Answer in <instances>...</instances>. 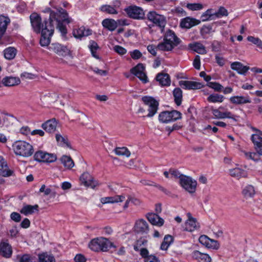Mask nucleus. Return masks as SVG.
Segmentation results:
<instances>
[{"label":"nucleus","mask_w":262,"mask_h":262,"mask_svg":"<svg viewBox=\"0 0 262 262\" xmlns=\"http://www.w3.org/2000/svg\"><path fill=\"white\" fill-rule=\"evenodd\" d=\"M181 42V40L171 30H167L163 35V41L157 45L159 50L171 51Z\"/></svg>","instance_id":"1"},{"label":"nucleus","mask_w":262,"mask_h":262,"mask_svg":"<svg viewBox=\"0 0 262 262\" xmlns=\"http://www.w3.org/2000/svg\"><path fill=\"white\" fill-rule=\"evenodd\" d=\"M14 153L23 157H29L34 152L33 147L30 143L24 141H17L13 145Z\"/></svg>","instance_id":"2"},{"label":"nucleus","mask_w":262,"mask_h":262,"mask_svg":"<svg viewBox=\"0 0 262 262\" xmlns=\"http://www.w3.org/2000/svg\"><path fill=\"white\" fill-rule=\"evenodd\" d=\"M146 16L148 20L152 23V27H157L160 29L162 32H163L167 24L166 18L164 15L152 11H149Z\"/></svg>","instance_id":"3"},{"label":"nucleus","mask_w":262,"mask_h":262,"mask_svg":"<svg viewBox=\"0 0 262 262\" xmlns=\"http://www.w3.org/2000/svg\"><path fill=\"white\" fill-rule=\"evenodd\" d=\"M47 11L50 12L49 23L51 22V24H52L53 20L57 21V18H59L60 19V22L62 23L64 22L67 24H69L72 21V19L69 17L67 12L62 8L58 9L57 12L51 11L49 8L48 9Z\"/></svg>","instance_id":"4"},{"label":"nucleus","mask_w":262,"mask_h":262,"mask_svg":"<svg viewBox=\"0 0 262 262\" xmlns=\"http://www.w3.org/2000/svg\"><path fill=\"white\" fill-rule=\"evenodd\" d=\"M54 26L51 22L45 24V28L41 32L40 45L42 47H47L49 45L51 40L50 37L54 32Z\"/></svg>","instance_id":"5"},{"label":"nucleus","mask_w":262,"mask_h":262,"mask_svg":"<svg viewBox=\"0 0 262 262\" xmlns=\"http://www.w3.org/2000/svg\"><path fill=\"white\" fill-rule=\"evenodd\" d=\"M181 113L178 111H164L159 114V120L162 123H167L181 119Z\"/></svg>","instance_id":"6"},{"label":"nucleus","mask_w":262,"mask_h":262,"mask_svg":"<svg viewBox=\"0 0 262 262\" xmlns=\"http://www.w3.org/2000/svg\"><path fill=\"white\" fill-rule=\"evenodd\" d=\"M180 184L189 193H194L196 191L197 182L190 177L181 176Z\"/></svg>","instance_id":"7"},{"label":"nucleus","mask_w":262,"mask_h":262,"mask_svg":"<svg viewBox=\"0 0 262 262\" xmlns=\"http://www.w3.org/2000/svg\"><path fill=\"white\" fill-rule=\"evenodd\" d=\"M32 27L34 31L37 33L42 32V30L45 28V24H49V21L41 20L40 16L37 13H32L30 16Z\"/></svg>","instance_id":"8"},{"label":"nucleus","mask_w":262,"mask_h":262,"mask_svg":"<svg viewBox=\"0 0 262 262\" xmlns=\"http://www.w3.org/2000/svg\"><path fill=\"white\" fill-rule=\"evenodd\" d=\"M144 104L148 107V117H152L157 112L159 103L154 98L149 96H144L142 98Z\"/></svg>","instance_id":"9"},{"label":"nucleus","mask_w":262,"mask_h":262,"mask_svg":"<svg viewBox=\"0 0 262 262\" xmlns=\"http://www.w3.org/2000/svg\"><path fill=\"white\" fill-rule=\"evenodd\" d=\"M34 158L35 161L38 162L52 163L56 160L57 157L54 154L39 150L35 153Z\"/></svg>","instance_id":"10"},{"label":"nucleus","mask_w":262,"mask_h":262,"mask_svg":"<svg viewBox=\"0 0 262 262\" xmlns=\"http://www.w3.org/2000/svg\"><path fill=\"white\" fill-rule=\"evenodd\" d=\"M48 49L59 56L66 57L71 55V51L67 46L57 42L51 44Z\"/></svg>","instance_id":"11"},{"label":"nucleus","mask_w":262,"mask_h":262,"mask_svg":"<svg viewBox=\"0 0 262 262\" xmlns=\"http://www.w3.org/2000/svg\"><path fill=\"white\" fill-rule=\"evenodd\" d=\"M130 72L143 83H146L148 82L147 77L145 73V67L142 63H138L130 70Z\"/></svg>","instance_id":"12"},{"label":"nucleus","mask_w":262,"mask_h":262,"mask_svg":"<svg viewBox=\"0 0 262 262\" xmlns=\"http://www.w3.org/2000/svg\"><path fill=\"white\" fill-rule=\"evenodd\" d=\"M188 220L185 222L183 228L184 231L192 232L200 228L199 223L197 222L196 219L191 216L190 213H187Z\"/></svg>","instance_id":"13"},{"label":"nucleus","mask_w":262,"mask_h":262,"mask_svg":"<svg viewBox=\"0 0 262 262\" xmlns=\"http://www.w3.org/2000/svg\"><path fill=\"white\" fill-rule=\"evenodd\" d=\"M125 11L129 17L134 19H141L144 16L143 10L137 6H130L125 9Z\"/></svg>","instance_id":"14"},{"label":"nucleus","mask_w":262,"mask_h":262,"mask_svg":"<svg viewBox=\"0 0 262 262\" xmlns=\"http://www.w3.org/2000/svg\"><path fill=\"white\" fill-rule=\"evenodd\" d=\"M134 230L139 234H147L149 230V225L147 222L143 219H139L135 222Z\"/></svg>","instance_id":"15"},{"label":"nucleus","mask_w":262,"mask_h":262,"mask_svg":"<svg viewBox=\"0 0 262 262\" xmlns=\"http://www.w3.org/2000/svg\"><path fill=\"white\" fill-rule=\"evenodd\" d=\"M81 184L86 187H90L93 189L97 185V183L94 181L93 177L88 172H84L80 177Z\"/></svg>","instance_id":"16"},{"label":"nucleus","mask_w":262,"mask_h":262,"mask_svg":"<svg viewBox=\"0 0 262 262\" xmlns=\"http://www.w3.org/2000/svg\"><path fill=\"white\" fill-rule=\"evenodd\" d=\"M125 196L123 194L120 195H116L113 196H107L102 198L100 202L102 204H115L121 203L124 201Z\"/></svg>","instance_id":"17"},{"label":"nucleus","mask_w":262,"mask_h":262,"mask_svg":"<svg viewBox=\"0 0 262 262\" xmlns=\"http://www.w3.org/2000/svg\"><path fill=\"white\" fill-rule=\"evenodd\" d=\"M223 107H220L217 109H212V113L214 117L217 119L231 118L234 119V115L228 111L222 112Z\"/></svg>","instance_id":"18"},{"label":"nucleus","mask_w":262,"mask_h":262,"mask_svg":"<svg viewBox=\"0 0 262 262\" xmlns=\"http://www.w3.org/2000/svg\"><path fill=\"white\" fill-rule=\"evenodd\" d=\"M179 85L183 89L188 90L199 89L203 87L201 83L191 81L181 80L179 81Z\"/></svg>","instance_id":"19"},{"label":"nucleus","mask_w":262,"mask_h":262,"mask_svg":"<svg viewBox=\"0 0 262 262\" xmlns=\"http://www.w3.org/2000/svg\"><path fill=\"white\" fill-rule=\"evenodd\" d=\"M57 122L55 119L47 120L41 124V127L49 133H53L56 130Z\"/></svg>","instance_id":"20"},{"label":"nucleus","mask_w":262,"mask_h":262,"mask_svg":"<svg viewBox=\"0 0 262 262\" xmlns=\"http://www.w3.org/2000/svg\"><path fill=\"white\" fill-rule=\"evenodd\" d=\"M111 247L116 248L114 244L108 238L99 237V250L103 252H107Z\"/></svg>","instance_id":"21"},{"label":"nucleus","mask_w":262,"mask_h":262,"mask_svg":"<svg viewBox=\"0 0 262 262\" xmlns=\"http://www.w3.org/2000/svg\"><path fill=\"white\" fill-rule=\"evenodd\" d=\"M12 254L11 246L7 242L0 244V255L6 258H9Z\"/></svg>","instance_id":"22"},{"label":"nucleus","mask_w":262,"mask_h":262,"mask_svg":"<svg viewBox=\"0 0 262 262\" xmlns=\"http://www.w3.org/2000/svg\"><path fill=\"white\" fill-rule=\"evenodd\" d=\"M146 217L148 221L154 225L162 226L164 224V220L156 213H148L147 214Z\"/></svg>","instance_id":"23"},{"label":"nucleus","mask_w":262,"mask_h":262,"mask_svg":"<svg viewBox=\"0 0 262 262\" xmlns=\"http://www.w3.org/2000/svg\"><path fill=\"white\" fill-rule=\"evenodd\" d=\"M231 68L241 75H245L249 69V67L244 66L241 62L237 61L232 63Z\"/></svg>","instance_id":"24"},{"label":"nucleus","mask_w":262,"mask_h":262,"mask_svg":"<svg viewBox=\"0 0 262 262\" xmlns=\"http://www.w3.org/2000/svg\"><path fill=\"white\" fill-rule=\"evenodd\" d=\"M230 101L234 104L239 105L251 103V100L249 96H235L230 97Z\"/></svg>","instance_id":"25"},{"label":"nucleus","mask_w":262,"mask_h":262,"mask_svg":"<svg viewBox=\"0 0 262 262\" xmlns=\"http://www.w3.org/2000/svg\"><path fill=\"white\" fill-rule=\"evenodd\" d=\"M12 173L13 171L9 169L4 159L0 157V175L3 177H9Z\"/></svg>","instance_id":"26"},{"label":"nucleus","mask_w":262,"mask_h":262,"mask_svg":"<svg viewBox=\"0 0 262 262\" xmlns=\"http://www.w3.org/2000/svg\"><path fill=\"white\" fill-rule=\"evenodd\" d=\"M193 257L198 262H211V258L206 253H202L198 250L193 252Z\"/></svg>","instance_id":"27"},{"label":"nucleus","mask_w":262,"mask_h":262,"mask_svg":"<svg viewBox=\"0 0 262 262\" xmlns=\"http://www.w3.org/2000/svg\"><path fill=\"white\" fill-rule=\"evenodd\" d=\"M92 31L82 26L78 29L73 30V35L76 38H80L82 37L88 36L91 34Z\"/></svg>","instance_id":"28"},{"label":"nucleus","mask_w":262,"mask_h":262,"mask_svg":"<svg viewBox=\"0 0 262 262\" xmlns=\"http://www.w3.org/2000/svg\"><path fill=\"white\" fill-rule=\"evenodd\" d=\"M38 205H26L23 206L20 210V212L25 215L32 214L35 212H37L38 211Z\"/></svg>","instance_id":"29"},{"label":"nucleus","mask_w":262,"mask_h":262,"mask_svg":"<svg viewBox=\"0 0 262 262\" xmlns=\"http://www.w3.org/2000/svg\"><path fill=\"white\" fill-rule=\"evenodd\" d=\"M188 47L192 50L194 51V52L199 54H205L207 53L205 47L200 42H195L189 43Z\"/></svg>","instance_id":"30"},{"label":"nucleus","mask_w":262,"mask_h":262,"mask_svg":"<svg viewBox=\"0 0 262 262\" xmlns=\"http://www.w3.org/2000/svg\"><path fill=\"white\" fill-rule=\"evenodd\" d=\"M230 175L237 179L247 177V173L244 170L239 168H235L229 170Z\"/></svg>","instance_id":"31"},{"label":"nucleus","mask_w":262,"mask_h":262,"mask_svg":"<svg viewBox=\"0 0 262 262\" xmlns=\"http://www.w3.org/2000/svg\"><path fill=\"white\" fill-rule=\"evenodd\" d=\"M20 82L19 78L14 77H6L2 80V83L6 86H13L18 85Z\"/></svg>","instance_id":"32"},{"label":"nucleus","mask_w":262,"mask_h":262,"mask_svg":"<svg viewBox=\"0 0 262 262\" xmlns=\"http://www.w3.org/2000/svg\"><path fill=\"white\" fill-rule=\"evenodd\" d=\"M156 80L163 86L169 85L170 83L169 76L167 74L159 73L156 76Z\"/></svg>","instance_id":"33"},{"label":"nucleus","mask_w":262,"mask_h":262,"mask_svg":"<svg viewBox=\"0 0 262 262\" xmlns=\"http://www.w3.org/2000/svg\"><path fill=\"white\" fill-rule=\"evenodd\" d=\"M10 20L9 17L4 15H0V36H2L7 28L8 25L10 23Z\"/></svg>","instance_id":"34"},{"label":"nucleus","mask_w":262,"mask_h":262,"mask_svg":"<svg viewBox=\"0 0 262 262\" xmlns=\"http://www.w3.org/2000/svg\"><path fill=\"white\" fill-rule=\"evenodd\" d=\"M255 193L254 187L251 185L246 186L242 191V194L246 199L253 198Z\"/></svg>","instance_id":"35"},{"label":"nucleus","mask_w":262,"mask_h":262,"mask_svg":"<svg viewBox=\"0 0 262 262\" xmlns=\"http://www.w3.org/2000/svg\"><path fill=\"white\" fill-rule=\"evenodd\" d=\"M102 25L104 28L111 31L115 30L117 27L116 21L112 19H105L102 22Z\"/></svg>","instance_id":"36"},{"label":"nucleus","mask_w":262,"mask_h":262,"mask_svg":"<svg viewBox=\"0 0 262 262\" xmlns=\"http://www.w3.org/2000/svg\"><path fill=\"white\" fill-rule=\"evenodd\" d=\"M17 50L14 47H9L4 51V57L6 59L11 60L13 59L16 54Z\"/></svg>","instance_id":"37"},{"label":"nucleus","mask_w":262,"mask_h":262,"mask_svg":"<svg viewBox=\"0 0 262 262\" xmlns=\"http://www.w3.org/2000/svg\"><path fill=\"white\" fill-rule=\"evenodd\" d=\"M115 153L118 156L129 157L130 155V151L126 147H118L114 149Z\"/></svg>","instance_id":"38"},{"label":"nucleus","mask_w":262,"mask_h":262,"mask_svg":"<svg viewBox=\"0 0 262 262\" xmlns=\"http://www.w3.org/2000/svg\"><path fill=\"white\" fill-rule=\"evenodd\" d=\"M173 95L176 104L179 106L181 105L182 100V91L180 88H177L173 91Z\"/></svg>","instance_id":"39"},{"label":"nucleus","mask_w":262,"mask_h":262,"mask_svg":"<svg viewBox=\"0 0 262 262\" xmlns=\"http://www.w3.org/2000/svg\"><path fill=\"white\" fill-rule=\"evenodd\" d=\"M61 163L65 167L70 169L74 166V163L70 157L63 156L60 159Z\"/></svg>","instance_id":"40"},{"label":"nucleus","mask_w":262,"mask_h":262,"mask_svg":"<svg viewBox=\"0 0 262 262\" xmlns=\"http://www.w3.org/2000/svg\"><path fill=\"white\" fill-rule=\"evenodd\" d=\"M195 25L194 19L186 17L182 20L180 26L182 28L189 29Z\"/></svg>","instance_id":"41"},{"label":"nucleus","mask_w":262,"mask_h":262,"mask_svg":"<svg viewBox=\"0 0 262 262\" xmlns=\"http://www.w3.org/2000/svg\"><path fill=\"white\" fill-rule=\"evenodd\" d=\"M173 240V237L169 234L165 236L164 240L161 244V249L166 250Z\"/></svg>","instance_id":"42"},{"label":"nucleus","mask_w":262,"mask_h":262,"mask_svg":"<svg viewBox=\"0 0 262 262\" xmlns=\"http://www.w3.org/2000/svg\"><path fill=\"white\" fill-rule=\"evenodd\" d=\"M16 259L19 262H36L32 256L28 254L17 255Z\"/></svg>","instance_id":"43"},{"label":"nucleus","mask_w":262,"mask_h":262,"mask_svg":"<svg viewBox=\"0 0 262 262\" xmlns=\"http://www.w3.org/2000/svg\"><path fill=\"white\" fill-rule=\"evenodd\" d=\"M39 262H55L54 257L48 254L47 253H43L38 255Z\"/></svg>","instance_id":"44"},{"label":"nucleus","mask_w":262,"mask_h":262,"mask_svg":"<svg viewBox=\"0 0 262 262\" xmlns=\"http://www.w3.org/2000/svg\"><path fill=\"white\" fill-rule=\"evenodd\" d=\"M89 48L91 52L92 56L98 59V55L97 54V50L98 49V46L97 43L94 40H91L90 41Z\"/></svg>","instance_id":"45"},{"label":"nucleus","mask_w":262,"mask_h":262,"mask_svg":"<svg viewBox=\"0 0 262 262\" xmlns=\"http://www.w3.org/2000/svg\"><path fill=\"white\" fill-rule=\"evenodd\" d=\"M224 96L217 94H214L209 95L207 98V101L210 102H222L223 101Z\"/></svg>","instance_id":"46"},{"label":"nucleus","mask_w":262,"mask_h":262,"mask_svg":"<svg viewBox=\"0 0 262 262\" xmlns=\"http://www.w3.org/2000/svg\"><path fill=\"white\" fill-rule=\"evenodd\" d=\"M56 140L61 145H67L69 146L68 140L67 136H62L60 134H56L55 136Z\"/></svg>","instance_id":"47"},{"label":"nucleus","mask_w":262,"mask_h":262,"mask_svg":"<svg viewBox=\"0 0 262 262\" xmlns=\"http://www.w3.org/2000/svg\"><path fill=\"white\" fill-rule=\"evenodd\" d=\"M251 140L254 144L255 149H256L257 146L262 144V137L259 136L258 134H253L251 136Z\"/></svg>","instance_id":"48"},{"label":"nucleus","mask_w":262,"mask_h":262,"mask_svg":"<svg viewBox=\"0 0 262 262\" xmlns=\"http://www.w3.org/2000/svg\"><path fill=\"white\" fill-rule=\"evenodd\" d=\"M205 247L209 249L217 250L220 248V245L217 241L210 238Z\"/></svg>","instance_id":"49"},{"label":"nucleus","mask_w":262,"mask_h":262,"mask_svg":"<svg viewBox=\"0 0 262 262\" xmlns=\"http://www.w3.org/2000/svg\"><path fill=\"white\" fill-rule=\"evenodd\" d=\"M207 85L216 92H221L224 88L221 84L216 82H209Z\"/></svg>","instance_id":"50"},{"label":"nucleus","mask_w":262,"mask_h":262,"mask_svg":"<svg viewBox=\"0 0 262 262\" xmlns=\"http://www.w3.org/2000/svg\"><path fill=\"white\" fill-rule=\"evenodd\" d=\"M89 248L93 251H98V238L92 239L89 244Z\"/></svg>","instance_id":"51"},{"label":"nucleus","mask_w":262,"mask_h":262,"mask_svg":"<svg viewBox=\"0 0 262 262\" xmlns=\"http://www.w3.org/2000/svg\"><path fill=\"white\" fill-rule=\"evenodd\" d=\"M101 10L102 12L108 13V14H117V11L114 8V7L110 5H103L101 7Z\"/></svg>","instance_id":"52"},{"label":"nucleus","mask_w":262,"mask_h":262,"mask_svg":"<svg viewBox=\"0 0 262 262\" xmlns=\"http://www.w3.org/2000/svg\"><path fill=\"white\" fill-rule=\"evenodd\" d=\"M247 40L256 45L259 49H262V41L259 38L250 36L247 37Z\"/></svg>","instance_id":"53"},{"label":"nucleus","mask_w":262,"mask_h":262,"mask_svg":"<svg viewBox=\"0 0 262 262\" xmlns=\"http://www.w3.org/2000/svg\"><path fill=\"white\" fill-rule=\"evenodd\" d=\"M245 157L247 159H251L252 160L257 161L259 160V156L256 152H248L245 151H242Z\"/></svg>","instance_id":"54"},{"label":"nucleus","mask_w":262,"mask_h":262,"mask_svg":"<svg viewBox=\"0 0 262 262\" xmlns=\"http://www.w3.org/2000/svg\"><path fill=\"white\" fill-rule=\"evenodd\" d=\"M147 241L144 237H141L137 241L134 246V248L136 251H138L139 248L143 245L146 244Z\"/></svg>","instance_id":"55"},{"label":"nucleus","mask_w":262,"mask_h":262,"mask_svg":"<svg viewBox=\"0 0 262 262\" xmlns=\"http://www.w3.org/2000/svg\"><path fill=\"white\" fill-rule=\"evenodd\" d=\"M187 7L191 10H199L203 8L202 4L200 3L188 4Z\"/></svg>","instance_id":"56"},{"label":"nucleus","mask_w":262,"mask_h":262,"mask_svg":"<svg viewBox=\"0 0 262 262\" xmlns=\"http://www.w3.org/2000/svg\"><path fill=\"white\" fill-rule=\"evenodd\" d=\"M57 28L61 32L62 35L66 34L67 33V28H66V26L63 25L62 22H60V19L59 18H57Z\"/></svg>","instance_id":"57"},{"label":"nucleus","mask_w":262,"mask_h":262,"mask_svg":"<svg viewBox=\"0 0 262 262\" xmlns=\"http://www.w3.org/2000/svg\"><path fill=\"white\" fill-rule=\"evenodd\" d=\"M215 16L216 17H220L223 16H227V10L223 7H220L218 11L214 13Z\"/></svg>","instance_id":"58"},{"label":"nucleus","mask_w":262,"mask_h":262,"mask_svg":"<svg viewBox=\"0 0 262 262\" xmlns=\"http://www.w3.org/2000/svg\"><path fill=\"white\" fill-rule=\"evenodd\" d=\"M39 191L40 192H44L45 195H48L50 194H52L53 196H54L55 195V192H52V190L49 188H46L45 185H42L41 188L39 189Z\"/></svg>","instance_id":"59"},{"label":"nucleus","mask_w":262,"mask_h":262,"mask_svg":"<svg viewBox=\"0 0 262 262\" xmlns=\"http://www.w3.org/2000/svg\"><path fill=\"white\" fill-rule=\"evenodd\" d=\"M113 48L114 50L120 55H123L127 52L125 48L119 45L114 46Z\"/></svg>","instance_id":"60"},{"label":"nucleus","mask_w":262,"mask_h":262,"mask_svg":"<svg viewBox=\"0 0 262 262\" xmlns=\"http://www.w3.org/2000/svg\"><path fill=\"white\" fill-rule=\"evenodd\" d=\"M211 10H208L202 15L203 20H206L209 19H211L214 18V16H215L214 13L211 14Z\"/></svg>","instance_id":"61"},{"label":"nucleus","mask_w":262,"mask_h":262,"mask_svg":"<svg viewBox=\"0 0 262 262\" xmlns=\"http://www.w3.org/2000/svg\"><path fill=\"white\" fill-rule=\"evenodd\" d=\"M131 57L134 59H138L141 57L142 54L138 50H135L133 52H130Z\"/></svg>","instance_id":"62"},{"label":"nucleus","mask_w":262,"mask_h":262,"mask_svg":"<svg viewBox=\"0 0 262 262\" xmlns=\"http://www.w3.org/2000/svg\"><path fill=\"white\" fill-rule=\"evenodd\" d=\"M129 201L130 202V203L134 204L135 205H140L141 203V201L138 199L137 198L135 197L134 195H128Z\"/></svg>","instance_id":"63"},{"label":"nucleus","mask_w":262,"mask_h":262,"mask_svg":"<svg viewBox=\"0 0 262 262\" xmlns=\"http://www.w3.org/2000/svg\"><path fill=\"white\" fill-rule=\"evenodd\" d=\"M75 262H86V258L81 254H77L74 258Z\"/></svg>","instance_id":"64"}]
</instances>
